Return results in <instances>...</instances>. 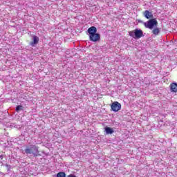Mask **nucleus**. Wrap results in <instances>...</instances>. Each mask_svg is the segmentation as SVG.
Listing matches in <instances>:
<instances>
[{"mask_svg":"<svg viewBox=\"0 0 177 177\" xmlns=\"http://www.w3.org/2000/svg\"><path fill=\"white\" fill-rule=\"evenodd\" d=\"M24 154H26V156L32 154L33 157H38V156H39L38 147L35 145H31L29 147H26L24 149Z\"/></svg>","mask_w":177,"mask_h":177,"instance_id":"f257e3e1","label":"nucleus"},{"mask_svg":"<svg viewBox=\"0 0 177 177\" xmlns=\"http://www.w3.org/2000/svg\"><path fill=\"white\" fill-rule=\"evenodd\" d=\"M89 40L91 41V42H97V41H100V35L98 34V37L93 36L92 38H91V37H89Z\"/></svg>","mask_w":177,"mask_h":177,"instance_id":"1a4fd4ad","label":"nucleus"},{"mask_svg":"<svg viewBox=\"0 0 177 177\" xmlns=\"http://www.w3.org/2000/svg\"><path fill=\"white\" fill-rule=\"evenodd\" d=\"M104 131L106 132V135H111L114 133V130L109 127H106L104 129Z\"/></svg>","mask_w":177,"mask_h":177,"instance_id":"6e6552de","label":"nucleus"},{"mask_svg":"<svg viewBox=\"0 0 177 177\" xmlns=\"http://www.w3.org/2000/svg\"><path fill=\"white\" fill-rule=\"evenodd\" d=\"M111 109L113 111L117 113V111H120V110H121V104L118 102H114L111 105Z\"/></svg>","mask_w":177,"mask_h":177,"instance_id":"20e7f679","label":"nucleus"},{"mask_svg":"<svg viewBox=\"0 0 177 177\" xmlns=\"http://www.w3.org/2000/svg\"><path fill=\"white\" fill-rule=\"evenodd\" d=\"M144 16L146 17V19H153V13L149 10H145L144 12Z\"/></svg>","mask_w":177,"mask_h":177,"instance_id":"0eeeda50","label":"nucleus"},{"mask_svg":"<svg viewBox=\"0 0 177 177\" xmlns=\"http://www.w3.org/2000/svg\"><path fill=\"white\" fill-rule=\"evenodd\" d=\"M130 37H134L135 36V30L134 31L129 32Z\"/></svg>","mask_w":177,"mask_h":177,"instance_id":"4468645a","label":"nucleus"},{"mask_svg":"<svg viewBox=\"0 0 177 177\" xmlns=\"http://www.w3.org/2000/svg\"><path fill=\"white\" fill-rule=\"evenodd\" d=\"M0 159L3 160V155H0Z\"/></svg>","mask_w":177,"mask_h":177,"instance_id":"2eb2a0df","label":"nucleus"},{"mask_svg":"<svg viewBox=\"0 0 177 177\" xmlns=\"http://www.w3.org/2000/svg\"><path fill=\"white\" fill-rule=\"evenodd\" d=\"M157 24H158V22H157V19H149L148 21L144 23L145 28H149V30H153V27H157Z\"/></svg>","mask_w":177,"mask_h":177,"instance_id":"f03ea898","label":"nucleus"},{"mask_svg":"<svg viewBox=\"0 0 177 177\" xmlns=\"http://www.w3.org/2000/svg\"><path fill=\"white\" fill-rule=\"evenodd\" d=\"M87 31L88 33V37H90V38H92L94 36H95L96 38L99 37V33H96L97 32V29L95 26L90 27Z\"/></svg>","mask_w":177,"mask_h":177,"instance_id":"7ed1b4c3","label":"nucleus"},{"mask_svg":"<svg viewBox=\"0 0 177 177\" xmlns=\"http://www.w3.org/2000/svg\"><path fill=\"white\" fill-rule=\"evenodd\" d=\"M160 31V28L156 27L152 30V34H153V35H158Z\"/></svg>","mask_w":177,"mask_h":177,"instance_id":"9d476101","label":"nucleus"},{"mask_svg":"<svg viewBox=\"0 0 177 177\" xmlns=\"http://www.w3.org/2000/svg\"><path fill=\"white\" fill-rule=\"evenodd\" d=\"M142 37H143V31L140 29H135V37L139 39Z\"/></svg>","mask_w":177,"mask_h":177,"instance_id":"423d86ee","label":"nucleus"},{"mask_svg":"<svg viewBox=\"0 0 177 177\" xmlns=\"http://www.w3.org/2000/svg\"><path fill=\"white\" fill-rule=\"evenodd\" d=\"M22 109H23V106L18 105V106L16 107V111H17V113H19V110H22Z\"/></svg>","mask_w":177,"mask_h":177,"instance_id":"ddd939ff","label":"nucleus"},{"mask_svg":"<svg viewBox=\"0 0 177 177\" xmlns=\"http://www.w3.org/2000/svg\"><path fill=\"white\" fill-rule=\"evenodd\" d=\"M39 42V37L37 36L33 35L32 36V41L30 43V46H36V45Z\"/></svg>","mask_w":177,"mask_h":177,"instance_id":"39448f33","label":"nucleus"},{"mask_svg":"<svg viewBox=\"0 0 177 177\" xmlns=\"http://www.w3.org/2000/svg\"><path fill=\"white\" fill-rule=\"evenodd\" d=\"M170 86H171V91H172V92H177V84L176 83H172Z\"/></svg>","mask_w":177,"mask_h":177,"instance_id":"9b49d317","label":"nucleus"},{"mask_svg":"<svg viewBox=\"0 0 177 177\" xmlns=\"http://www.w3.org/2000/svg\"><path fill=\"white\" fill-rule=\"evenodd\" d=\"M57 177H66V173H64V172H59L57 174Z\"/></svg>","mask_w":177,"mask_h":177,"instance_id":"f8f14e48","label":"nucleus"}]
</instances>
